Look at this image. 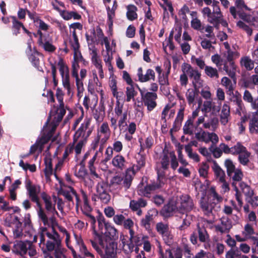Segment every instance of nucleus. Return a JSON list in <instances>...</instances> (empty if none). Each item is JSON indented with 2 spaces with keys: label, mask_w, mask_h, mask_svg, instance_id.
I'll use <instances>...</instances> for the list:
<instances>
[{
  "label": "nucleus",
  "mask_w": 258,
  "mask_h": 258,
  "mask_svg": "<svg viewBox=\"0 0 258 258\" xmlns=\"http://www.w3.org/2000/svg\"><path fill=\"white\" fill-rule=\"evenodd\" d=\"M147 205V201L143 198H140L138 200H132L130 202V208L134 212L141 208L145 207Z\"/></svg>",
  "instance_id": "obj_38"
},
{
  "label": "nucleus",
  "mask_w": 258,
  "mask_h": 258,
  "mask_svg": "<svg viewBox=\"0 0 258 258\" xmlns=\"http://www.w3.org/2000/svg\"><path fill=\"white\" fill-rule=\"evenodd\" d=\"M239 52L236 51H233L231 49L225 51L223 52V56L226 58L227 62H233V60L239 56Z\"/></svg>",
  "instance_id": "obj_50"
},
{
  "label": "nucleus",
  "mask_w": 258,
  "mask_h": 258,
  "mask_svg": "<svg viewBox=\"0 0 258 258\" xmlns=\"http://www.w3.org/2000/svg\"><path fill=\"white\" fill-rule=\"evenodd\" d=\"M228 62L224 61L223 65V69L225 71L226 74L235 81V73L236 70V66L234 62Z\"/></svg>",
  "instance_id": "obj_32"
},
{
  "label": "nucleus",
  "mask_w": 258,
  "mask_h": 258,
  "mask_svg": "<svg viewBox=\"0 0 258 258\" xmlns=\"http://www.w3.org/2000/svg\"><path fill=\"white\" fill-rule=\"evenodd\" d=\"M64 93L60 88H57L56 91V96L59 103V107L53 112L51 110L50 115L48 118L45 125H47L50 121V126L51 127L50 133H53L58 125V123L61 121L63 116L66 114V109L63 101Z\"/></svg>",
  "instance_id": "obj_2"
},
{
  "label": "nucleus",
  "mask_w": 258,
  "mask_h": 258,
  "mask_svg": "<svg viewBox=\"0 0 258 258\" xmlns=\"http://www.w3.org/2000/svg\"><path fill=\"white\" fill-rule=\"evenodd\" d=\"M86 143V141L82 139H78L77 141L75 142L74 137H73V144L74 145V152L76 158L81 153L82 150L85 147Z\"/></svg>",
  "instance_id": "obj_43"
},
{
  "label": "nucleus",
  "mask_w": 258,
  "mask_h": 258,
  "mask_svg": "<svg viewBox=\"0 0 258 258\" xmlns=\"http://www.w3.org/2000/svg\"><path fill=\"white\" fill-rule=\"evenodd\" d=\"M99 153H101L100 151H99V150L97 151L94 155L93 156V157H92V158L90 160L88 163V167L90 171V173L94 176H96V177H98V175L96 172L95 167L94 166V164L95 163V161L96 160V159L98 156Z\"/></svg>",
  "instance_id": "obj_49"
},
{
  "label": "nucleus",
  "mask_w": 258,
  "mask_h": 258,
  "mask_svg": "<svg viewBox=\"0 0 258 258\" xmlns=\"http://www.w3.org/2000/svg\"><path fill=\"white\" fill-rule=\"evenodd\" d=\"M109 86L110 88L113 96L116 99H118V92H117V82L114 76H112L110 77L109 81Z\"/></svg>",
  "instance_id": "obj_48"
},
{
  "label": "nucleus",
  "mask_w": 258,
  "mask_h": 258,
  "mask_svg": "<svg viewBox=\"0 0 258 258\" xmlns=\"http://www.w3.org/2000/svg\"><path fill=\"white\" fill-rule=\"evenodd\" d=\"M107 186L103 182H98L96 185V195L100 201L104 204H108L111 199L110 195L107 191Z\"/></svg>",
  "instance_id": "obj_17"
},
{
  "label": "nucleus",
  "mask_w": 258,
  "mask_h": 258,
  "mask_svg": "<svg viewBox=\"0 0 258 258\" xmlns=\"http://www.w3.org/2000/svg\"><path fill=\"white\" fill-rule=\"evenodd\" d=\"M211 60L219 69H221L222 68V66L223 65L224 61H223L219 55L217 54L212 55L211 57Z\"/></svg>",
  "instance_id": "obj_64"
},
{
  "label": "nucleus",
  "mask_w": 258,
  "mask_h": 258,
  "mask_svg": "<svg viewBox=\"0 0 258 258\" xmlns=\"http://www.w3.org/2000/svg\"><path fill=\"white\" fill-rule=\"evenodd\" d=\"M250 156V153L246 150L239 155L238 160L242 165H246L249 162Z\"/></svg>",
  "instance_id": "obj_58"
},
{
  "label": "nucleus",
  "mask_w": 258,
  "mask_h": 258,
  "mask_svg": "<svg viewBox=\"0 0 258 258\" xmlns=\"http://www.w3.org/2000/svg\"><path fill=\"white\" fill-rule=\"evenodd\" d=\"M91 121V119L88 118L84 119L73 136L75 142L77 141L78 139H82L87 141L93 131V128L90 127Z\"/></svg>",
  "instance_id": "obj_8"
},
{
  "label": "nucleus",
  "mask_w": 258,
  "mask_h": 258,
  "mask_svg": "<svg viewBox=\"0 0 258 258\" xmlns=\"http://www.w3.org/2000/svg\"><path fill=\"white\" fill-rule=\"evenodd\" d=\"M90 35L86 33V37L88 45L89 50L92 49V48H96L95 46V43L97 41L95 29L93 28L89 30Z\"/></svg>",
  "instance_id": "obj_37"
},
{
  "label": "nucleus",
  "mask_w": 258,
  "mask_h": 258,
  "mask_svg": "<svg viewBox=\"0 0 258 258\" xmlns=\"http://www.w3.org/2000/svg\"><path fill=\"white\" fill-rule=\"evenodd\" d=\"M89 50L91 56V62L95 68H98L102 66V60L98 55L97 49L92 48V49Z\"/></svg>",
  "instance_id": "obj_40"
},
{
  "label": "nucleus",
  "mask_w": 258,
  "mask_h": 258,
  "mask_svg": "<svg viewBox=\"0 0 258 258\" xmlns=\"http://www.w3.org/2000/svg\"><path fill=\"white\" fill-rule=\"evenodd\" d=\"M137 164H134L131 167L127 168V170H130L133 173V177H134L137 171L140 170L141 168L145 165V157L142 155L138 154L136 157Z\"/></svg>",
  "instance_id": "obj_29"
},
{
  "label": "nucleus",
  "mask_w": 258,
  "mask_h": 258,
  "mask_svg": "<svg viewBox=\"0 0 258 258\" xmlns=\"http://www.w3.org/2000/svg\"><path fill=\"white\" fill-rule=\"evenodd\" d=\"M104 234L106 236L110 238V240L115 239L118 237V232L117 229L110 223L105 224L104 227Z\"/></svg>",
  "instance_id": "obj_33"
},
{
  "label": "nucleus",
  "mask_w": 258,
  "mask_h": 258,
  "mask_svg": "<svg viewBox=\"0 0 258 258\" xmlns=\"http://www.w3.org/2000/svg\"><path fill=\"white\" fill-rule=\"evenodd\" d=\"M134 179L133 173L130 170H125L124 176L115 175L110 179L109 186L112 190L119 192L122 188L126 191L130 188Z\"/></svg>",
  "instance_id": "obj_5"
},
{
  "label": "nucleus",
  "mask_w": 258,
  "mask_h": 258,
  "mask_svg": "<svg viewBox=\"0 0 258 258\" xmlns=\"http://www.w3.org/2000/svg\"><path fill=\"white\" fill-rule=\"evenodd\" d=\"M29 241H18L14 242L12 248V251L21 256H24L27 253V247Z\"/></svg>",
  "instance_id": "obj_22"
},
{
  "label": "nucleus",
  "mask_w": 258,
  "mask_h": 258,
  "mask_svg": "<svg viewBox=\"0 0 258 258\" xmlns=\"http://www.w3.org/2000/svg\"><path fill=\"white\" fill-rule=\"evenodd\" d=\"M232 227L229 218L223 217L220 219V223L215 225V230L221 234L227 233Z\"/></svg>",
  "instance_id": "obj_20"
},
{
  "label": "nucleus",
  "mask_w": 258,
  "mask_h": 258,
  "mask_svg": "<svg viewBox=\"0 0 258 258\" xmlns=\"http://www.w3.org/2000/svg\"><path fill=\"white\" fill-rule=\"evenodd\" d=\"M25 187L30 200L36 204L37 214L39 219H41L44 225H48V218L42 209L39 201V195L40 192V186L38 185L32 184L31 181L27 179L25 181Z\"/></svg>",
  "instance_id": "obj_1"
},
{
  "label": "nucleus",
  "mask_w": 258,
  "mask_h": 258,
  "mask_svg": "<svg viewBox=\"0 0 258 258\" xmlns=\"http://www.w3.org/2000/svg\"><path fill=\"white\" fill-rule=\"evenodd\" d=\"M92 247L100 255L101 258H114L116 254L117 244L113 241L99 239L100 248L94 241L90 240Z\"/></svg>",
  "instance_id": "obj_4"
},
{
  "label": "nucleus",
  "mask_w": 258,
  "mask_h": 258,
  "mask_svg": "<svg viewBox=\"0 0 258 258\" xmlns=\"http://www.w3.org/2000/svg\"><path fill=\"white\" fill-rule=\"evenodd\" d=\"M111 164L117 169L123 170L126 168L127 162L123 156L117 154L112 158Z\"/></svg>",
  "instance_id": "obj_26"
},
{
  "label": "nucleus",
  "mask_w": 258,
  "mask_h": 258,
  "mask_svg": "<svg viewBox=\"0 0 258 258\" xmlns=\"http://www.w3.org/2000/svg\"><path fill=\"white\" fill-rule=\"evenodd\" d=\"M53 8L58 11L61 16L66 20H69L72 18H74L75 20H79L81 18V16L75 12H69L59 8L56 4H53Z\"/></svg>",
  "instance_id": "obj_24"
},
{
  "label": "nucleus",
  "mask_w": 258,
  "mask_h": 258,
  "mask_svg": "<svg viewBox=\"0 0 258 258\" xmlns=\"http://www.w3.org/2000/svg\"><path fill=\"white\" fill-rule=\"evenodd\" d=\"M152 191L151 186L149 184L145 186L139 187L137 193L140 196L149 198Z\"/></svg>",
  "instance_id": "obj_47"
},
{
  "label": "nucleus",
  "mask_w": 258,
  "mask_h": 258,
  "mask_svg": "<svg viewBox=\"0 0 258 258\" xmlns=\"http://www.w3.org/2000/svg\"><path fill=\"white\" fill-rule=\"evenodd\" d=\"M16 221L14 223L13 235L15 238H21L23 236L22 224L17 220V217L16 218Z\"/></svg>",
  "instance_id": "obj_45"
},
{
  "label": "nucleus",
  "mask_w": 258,
  "mask_h": 258,
  "mask_svg": "<svg viewBox=\"0 0 258 258\" xmlns=\"http://www.w3.org/2000/svg\"><path fill=\"white\" fill-rule=\"evenodd\" d=\"M225 165L227 169V174L229 176H232L233 172L236 170L233 162L230 159H226Z\"/></svg>",
  "instance_id": "obj_62"
},
{
  "label": "nucleus",
  "mask_w": 258,
  "mask_h": 258,
  "mask_svg": "<svg viewBox=\"0 0 258 258\" xmlns=\"http://www.w3.org/2000/svg\"><path fill=\"white\" fill-rule=\"evenodd\" d=\"M240 186L242 192L246 196V200L247 202L252 206H258V196H253V191L250 187L244 183H241Z\"/></svg>",
  "instance_id": "obj_18"
},
{
  "label": "nucleus",
  "mask_w": 258,
  "mask_h": 258,
  "mask_svg": "<svg viewBox=\"0 0 258 258\" xmlns=\"http://www.w3.org/2000/svg\"><path fill=\"white\" fill-rule=\"evenodd\" d=\"M52 161L53 160L51 158V156L49 154L46 155L44 158L45 167L44 171L47 180H48L50 176L53 174Z\"/></svg>",
  "instance_id": "obj_30"
},
{
  "label": "nucleus",
  "mask_w": 258,
  "mask_h": 258,
  "mask_svg": "<svg viewBox=\"0 0 258 258\" xmlns=\"http://www.w3.org/2000/svg\"><path fill=\"white\" fill-rule=\"evenodd\" d=\"M254 234V230L252 227L249 224H246L244 226V230L242 232V235L245 236L247 239H250Z\"/></svg>",
  "instance_id": "obj_63"
},
{
  "label": "nucleus",
  "mask_w": 258,
  "mask_h": 258,
  "mask_svg": "<svg viewBox=\"0 0 258 258\" xmlns=\"http://www.w3.org/2000/svg\"><path fill=\"white\" fill-rule=\"evenodd\" d=\"M58 66L59 67V71L62 78L63 86L67 90L68 93L69 94L71 91V86L69 68L62 60H60L58 61Z\"/></svg>",
  "instance_id": "obj_15"
},
{
  "label": "nucleus",
  "mask_w": 258,
  "mask_h": 258,
  "mask_svg": "<svg viewBox=\"0 0 258 258\" xmlns=\"http://www.w3.org/2000/svg\"><path fill=\"white\" fill-rule=\"evenodd\" d=\"M11 18L12 22V29L14 35H17L19 34L21 28L26 33L30 34V32L24 27L23 24L19 22L15 16H11Z\"/></svg>",
  "instance_id": "obj_28"
},
{
  "label": "nucleus",
  "mask_w": 258,
  "mask_h": 258,
  "mask_svg": "<svg viewBox=\"0 0 258 258\" xmlns=\"http://www.w3.org/2000/svg\"><path fill=\"white\" fill-rule=\"evenodd\" d=\"M235 82L232 83L230 79L228 77H224L221 79V84L226 89V93L228 95H233V90L235 87Z\"/></svg>",
  "instance_id": "obj_39"
},
{
  "label": "nucleus",
  "mask_w": 258,
  "mask_h": 258,
  "mask_svg": "<svg viewBox=\"0 0 258 258\" xmlns=\"http://www.w3.org/2000/svg\"><path fill=\"white\" fill-rule=\"evenodd\" d=\"M165 176L162 172L159 170L157 171V179L156 181H154L150 184L152 191L160 189L165 184Z\"/></svg>",
  "instance_id": "obj_27"
},
{
  "label": "nucleus",
  "mask_w": 258,
  "mask_h": 258,
  "mask_svg": "<svg viewBox=\"0 0 258 258\" xmlns=\"http://www.w3.org/2000/svg\"><path fill=\"white\" fill-rule=\"evenodd\" d=\"M176 204L177 211L182 213L190 211L194 207L192 199L186 195H182Z\"/></svg>",
  "instance_id": "obj_13"
},
{
  "label": "nucleus",
  "mask_w": 258,
  "mask_h": 258,
  "mask_svg": "<svg viewBox=\"0 0 258 258\" xmlns=\"http://www.w3.org/2000/svg\"><path fill=\"white\" fill-rule=\"evenodd\" d=\"M232 154L233 155H239L244 152L247 149L243 146L241 143L237 142L235 145L232 147Z\"/></svg>",
  "instance_id": "obj_60"
},
{
  "label": "nucleus",
  "mask_w": 258,
  "mask_h": 258,
  "mask_svg": "<svg viewBox=\"0 0 258 258\" xmlns=\"http://www.w3.org/2000/svg\"><path fill=\"white\" fill-rule=\"evenodd\" d=\"M70 43L74 50V58L76 61L84 60L83 57L79 51L80 44L78 37L70 38Z\"/></svg>",
  "instance_id": "obj_23"
},
{
  "label": "nucleus",
  "mask_w": 258,
  "mask_h": 258,
  "mask_svg": "<svg viewBox=\"0 0 258 258\" xmlns=\"http://www.w3.org/2000/svg\"><path fill=\"white\" fill-rule=\"evenodd\" d=\"M209 196V198L212 199L216 204L220 203L223 201V198L216 192L214 187H211L210 188Z\"/></svg>",
  "instance_id": "obj_55"
},
{
  "label": "nucleus",
  "mask_w": 258,
  "mask_h": 258,
  "mask_svg": "<svg viewBox=\"0 0 258 258\" xmlns=\"http://www.w3.org/2000/svg\"><path fill=\"white\" fill-rule=\"evenodd\" d=\"M137 76L139 81L141 83L147 82L151 80L154 81L155 79V73L151 69H147L145 74H144L143 69L140 67L138 69Z\"/></svg>",
  "instance_id": "obj_19"
},
{
  "label": "nucleus",
  "mask_w": 258,
  "mask_h": 258,
  "mask_svg": "<svg viewBox=\"0 0 258 258\" xmlns=\"http://www.w3.org/2000/svg\"><path fill=\"white\" fill-rule=\"evenodd\" d=\"M161 167L164 170L169 168L170 163L171 168L175 170L178 166V162L173 151H170L165 147L163 150L159 158Z\"/></svg>",
  "instance_id": "obj_6"
},
{
  "label": "nucleus",
  "mask_w": 258,
  "mask_h": 258,
  "mask_svg": "<svg viewBox=\"0 0 258 258\" xmlns=\"http://www.w3.org/2000/svg\"><path fill=\"white\" fill-rule=\"evenodd\" d=\"M127 11L126 16L128 20L133 21L137 18L138 15L136 13L137 8L134 5H129L127 7Z\"/></svg>",
  "instance_id": "obj_52"
},
{
  "label": "nucleus",
  "mask_w": 258,
  "mask_h": 258,
  "mask_svg": "<svg viewBox=\"0 0 258 258\" xmlns=\"http://www.w3.org/2000/svg\"><path fill=\"white\" fill-rule=\"evenodd\" d=\"M230 119V107L227 103H224L222 106L220 114V122L223 125L228 123Z\"/></svg>",
  "instance_id": "obj_34"
},
{
  "label": "nucleus",
  "mask_w": 258,
  "mask_h": 258,
  "mask_svg": "<svg viewBox=\"0 0 258 258\" xmlns=\"http://www.w3.org/2000/svg\"><path fill=\"white\" fill-rule=\"evenodd\" d=\"M206 5L212 7L213 12L208 18V21L211 24H212L214 27L218 29V22L220 21L222 15L221 13L219 6V2L218 1H205Z\"/></svg>",
  "instance_id": "obj_10"
},
{
  "label": "nucleus",
  "mask_w": 258,
  "mask_h": 258,
  "mask_svg": "<svg viewBox=\"0 0 258 258\" xmlns=\"http://www.w3.org/2000/svg\"><path fill=\"white\" fill-rule=\"evenodd\" d=\"M41 197L44 201L45 208L47 212L51 214L52 216L58 215V213L55 209V202L52 203L51 197L44 192L41 194Z\"/></svg>",
  "instance_id": "obj_21"
},
{
  "label": "nucleus",
  "mask_w": 258,
  "mask_h": 258,
  "mask_svg": "<svg viewBox=\"0 0 258 258\" xmlns=\"http://www.w3.org/2000/svg\"><path fill=\"white\" fill-rule=\"evenodd\" d=\"M61 194L68 202V208L69 210L72 209L74 206V203L73 201L74 197L76 199V208H78L80 201L76 191L73 187L69 186L68 190H62Z\"/></svg>",
  "instance_id": "obj_16"
},
{
  "label": "nucleus",
  "mask_w": 258,
  "mask_h": 258,
  "mask_svg": "<svg viewBox=\"0 0 258 258\" xmlns=\"http://www.w3.org/2000/svg\"><path fill=\"white\" fill-rule=\"evenodd\" d=\"M176 210H177V204H174V202H170L168 204L165 205L162 208L161 213L162 215L165 217H170Z\"/></svg>",
  "instance_id": "obj_35"
},
{
  "label": "nucleus",
  "mask_w": 258,
  "mask_h": 258,
  "mask_svg": "<svg viewBox=\"0 0 258 258\" xmlns=\"http://www.w3.org/2000/svg\"><path fill=\"white\" fill-rule=\"evenodd\" d=\"M105 5L107 10V15L109 26L112 25L113 19L115 16V11L117 8V3L116 1H105Z\"/></svg>",
  "instance_id": "obj_25"
},
{
  "label": "nucleus",
  "mask_w": 258,
  "mask_h": 258,
  "mask_svg": "<svg viewBox=\"0 0 258 258\" xmlns=\"http://www.w3.org/2000/svg\"><path fill=\"white\" fill-rule=\"evenodd\" d=\"M205 74L211 78L218 79L219 73L216 68L211 66H206L205 68Z\"/></svg>",
  "instance_id": "obj_53"
},
{
  "label": "nucleus",
  "mask_w": 258,
  "mask_h": 258,
  "mask_svg": "<svg viewBox=\"0 0 258 258\" xmlns=\"http://www.w3.org/2000/svg\"><path fill=\"white\" fill-rule=\"evenodd\" d=\"M156 229L164 239L166 238H171V235L169 231V226L168 224L163 223V222L157 223L156 225Z\"/></svg>",
  "instance_id": "obj_31"
},
{
  "label": "nucleus",
  "mask_w": 258,
  "mask_h": 258,
  "mask_svg": "<svg viewBox=\"0 0 258 258\" xmlns=\"http://www.w3.org/2000/svg\"><path fill=\"white\" fill-rule=\"evenodd\" d=\"M185 151L188 157L192 159L194 161L198 162L200 161V157L196 152H192L191 145L188 144L185 146Z\"/></svg>",
  "instance_id": "obj_51"
},
{
  "label": "nucleus",
  "mask_w": 258,
  "mask_h": 258,
  "mask_svg": "<svg viewBox=\"0 0 258 258\" xmlns=\"http://www.w3.org/2000/svg\"><path fill=\"white\" fill-rule=\"evenodd\" d=\"M201 105V111L207 116L208 113L212 114H216L220 109V106H217L212 99L205 100L202 103V100L199 101V107Z\"/></svg>",
  "instance_id": "obj_14"
},
{
  "label": "nucleus",
  "mask_w": 258,
  "mask_h": 258,
  "mask_svg": "<svg viewBox=\"0 0 258 258\" xmlns=\"http://www.w3.org/2000/svg\"><path fill=\"white\" fill-rule=\"evenodd\" d=\"M111 130L107 122H103L97 130L96 137L101 140V148L99 150L101 153L102 152L104 145L110 139Z\"/></svg>",
  "instance_id": "obj_11"
},
{
  "label": "nucleus",
  "mask_w": 258,
  "mask_h": 258,
  "mask_svg": "<svg viewBox=\"0 0 258 258\" xmlns=\"http://www.w3.org/2000/svg\"><path fill=\"white\" fill-rule=\"evenodd\" d=\"M209 132L201 131L196 134V139L200 141L208 143V136Z\"/></svg>",
  "instance_id": "obj_61"
},
{
  "label": "nucleus",
  "mask_w": 258,
  "mask_h": 258,
  "mask_svg": "<svg viewBox=\"0 0 258 258\" xmlns=\"http://www.w3.org/2000/svg\"><path fill=\"white\" fill-rule=\"evenodd\" d=\"M249 131L251 133L258 134V109L252 113L249 122Z\"/></svg>",
  "instance_id": "obj_41"
},
{
  "label": "nucleus",
  "mask_w": 258,
  "mask_h": 258,
  "mask_svg": "<svg viewBox=\"0 0 258 258\" xmlns=\"http://www.w3.org/2000/svg\"><path fill=\"white\" fill-rule=\"evenodd\" d=\"M212 169L214 172L215 175L216 176L217 179L219 181H223L225 177V172L218 165V164L215 161H213V165L212 166Z\"/></svg>",
  "instance_id": "obj_42"
},
{
  "label": "nucleus",
  "mask_w": 258,
  "mask_h": 258,
  "mask_svg": "<svg viewBox=\"0 0 258 258\" xmlns=\"http://www.w3.org/2000/svg\"><path fill=\"white\" fill-rule=\"evenodd\" d=\"M254 61L248 56H244L241 58L240 64L248 71L252 70L254 68Z\"/></svg>",
  "instance_id": "obj_46"
},
{
  "label": "nucleus",
  "mask_w": 258,
  "mask_h": 258,
  "mask_svg": "<svg viewBox=\"0 0 258 258\" xmlns=\"http://www.w3.org/2000/svg\"><path fill=\"white\" fill-rule=\"evenodd\" d=\"M125 94L126 102H130L132 99H134L135 97L137 94V92L135 91L133 84L130 85L126 88Z\"/></svg>",
  "instance_id": "obj_54"
},
{
  "label": "nucleus",
  "mask_w": 258,
  "mask_h": 258,
  "mask_svg": "<svg viewBox=\"0 0 258 258\" xmlns=\"http://www.w3.org/2000/svg\"><path fill=\"white\" fill-rule=\"evenodd\" d=\"M194 121L191 118L188 119L185 123L183 130L184 134L191 135L194 132Z\"/></svg>",
  "instance_id": "obj_56"
},
{
  "label": "nucleus",
  "mask_w": 258,
  "mask_h": 258,
  "mask_svg": "<svg viewBox=\"0 0 258 258\" xmlns=\"http://www.w3.org/2000/svg\"><path fill=\"white\" fill-rule=\"evenodd\" d=\"M243 99L244 101L250 103L252 108L254 109L258 108V104H257L255 101H253V97L251 93L248 90H245L244 91Z\"/></svg>",
  "instance_id": "obj_57"
},
{
  "label": "nucleus",
  "mask_w": 258,
  "mask_h": 258,
  "mask_svg": "<svg viewBox=\"0 0 258 258\" xmlns=\"http://www.w3.org/2000/svg\"><path fill=\"white\" fill-rule=\"evenodd\" d=\"M215 202L210 203L208 200L205 198L203 197L200 200V206L205 214L209 215L212 212L214 208V205H215Z\"/></svg>",
  "instance_id": "obj_36"
},
{
  "label": "nucleus",
  "mask_w": 258,
  "mask_h": 258,
  "mask_svg": "<svg viewBox=\"0 0 258 258\" xmlns=\"http://www.w3.org/2000/svg\"><path fill=\"white\" fill-rule=\"evenodd\" d=\"M79 250L81 254H78L81 258H95L94 255L88 249L86 245Z\"/></svg>",
  "instance_id": "obj_59"
},
{
  "label": "nucleus",
  "mask_w": 258,
  "mask_h": 258,
  "mask_svg": "<svg viewBox=\"0 0 258 258\" xmlns=\"http://www.w3.org/2000/svg\"><path fill=\"white\" fill-rule=\"evenodd\" d=\"M35 37L38 39V44L46 51L52 52L55 51L56 47L52 43V39L49 35L46 33H43L40 30H38L34 34Z\"/></svg>",
  "instance_id": "obj_9"
},
{
  "label": "nucleus",
  "mask_w": 258,
  "mask_h": 258,
  "mask_svg": "<svg viewBox=\"0 0 258 258\" xmlns=\"http://www.w3.org/2000/svg\"><path fill=\"white\" fill-rule=\"evenodd\" d=\"M198 95L197 88L195 89L189 88L187 89L185 93V96L188 103L190 104H194L196 97Z\"/></svg>",
  "instance_id": "obj_44"
},
{
  "label": "nucleus",
  "mask_w": 258,
  "mask_h": 258,
  "mask_svg": "<svg viewBox=\"0 0 258 258\" xmlns=\"http://www.w3.org/2000/svg\"><path fill=\"white\" fill-rule=\"evenodd\" d=\"M181 70L182 72L187 73L189 77L192 79V84L195 88L202 85L203 81L201 78V74L197 70L194 69L188 63H183L181 66Z\"/></svg>",
  "instance_id": "obj_12"
},
{
  "label": "nucleus",
  "mask_w": 258,
  "mask_h": 258,
  "mask_svg": "<svg viewBox=\"0 0 258 258\" xmlns=\"http://www.w3.org/2000/svg\"><path fill=\"white\" fill-rule=\"evenodd\" d=\"M52 232H50L48 231L47 228L42 227L40 229L38 235L40 238V244H45V236H47L49 240L47 241L45 245L48 251H52L57 249H61V239L59 234L52 229Z\"/></svg>",
  "instance_id": "obj_3"
},
{
  "label": "nucleus",
  "mask_w": 258,
  "mask_h": 258,
  "mask_svg": "<svg viewBox=\"0 0 258 258\" xmlns=\"http://www.w3.org/2000/svg\"><path fill=\"white\" fill-rule=\"evenodd\" d=\"M138 88L140 93L141 99L144 105L147 106L148 111H151L157 106V94L156 93L147 92L145 88L141 89L139 86Z\"/></svg>",
  "instance_id": "obj_7"
}]
</instances>
